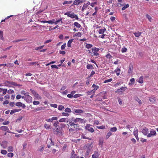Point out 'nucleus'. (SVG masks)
Wrapping results in <instances>:
<instances>
[{"label":"nucleus","mask_w":158,"mask_h":158,"mask_svg":"<svg viewBox=\"0 0 158 158\" xmlns=\"http://www.w3.org/2000/svg\"><path fill=\"white\" fill-rule=\"evenodd\" d=\"M68 119L67 118H63L60 119L59 121L60 122H66L67 123H68V121H67Z\"/></svg>","instance_id":"4be33fe9"},{"label":"nucleus","mask_w":158,"mask_h":158,"mask_svg":"<svg viewBox=\"0 0 158 158\" xmlns=\"http://www.w3.org/2000/svg\"><path fill=\"white\" fill-rule=\"evenodd\" d=\"M115 72H116L117 75L118 76L120 74V70L119 69H117L115 70Z\"/></svg>","instance_id":"7c9ffc66"},{"label":"nucleus","mask_w":158,"mask_h":158,"mask_svg":"<svg viewBox=\"0 0 158 158\" xmlns=\"http://www.w3.org/2000/svg\"><path fill=\"white\" fill-rule=\"evenodd\" d=\"M88 145L89 147L88 148H87V151H86V153L85 154V155L87 156L90 153V151L91 150V148H90L89 147H90L92 145V144H88Z\"/></svg>","instance_id":"ddd939ff"},{"label":"nucleus","mask_w":158,"mask_h":158,"mask_svg":"<svg viewBox=\"0 0 158 158\" xmlns=\"http://www.w3.org/2000/svg\"><path fill=\"white\" fill-rule=\"evenodd\" d=\"M88 131L92 133L94 132V129L91 127H90V128H89L88 129Z\"/></svg>","instance_id":"e2e57ef3"},{"label":"nucleus","mask_w":158,"mask_h":158,"mask_svg":"<svg viewBox=\"0 0 158 158\" xmlns=\"http://www.w3.org/2000/svg\"><path fill=\"white\" fill-rule=\"evenodd\" d=\"M156 135V132L155 131L152 130L150 131V133L147 135L148 137H150L152 136H155Z\"/></svg>","instance_id":"7ed1b4c3"},{"label":"nucleus","mask_w":158,"mask_h":158,"mask_svg":"<svg viewBox=\"0 0 158 158\" xmlns=\"http://www.w3.org/2000/svg\"><path fill=\"white\" fill-rule=\"evenodd\" d=\"M44 127L45 128H46L48 130L51 129L52 128L51 125H48L47 124H45L44 125Z\"/></svg>","instance_id":"b1692460"},{"label":"nucleus","mask_w":158,"mask_h":158,"mask_svg":"<svg viewBox=\"0 0 158 158\" xmlns=\"http://www.w3.org/2000/svg\"><path fill=\"white\" fill-rule=\"evenodd\" d=\"M62 116H64L68 117L69 115V114L66 112H63L61 113Z\"/></svg>","instance_id":"ea45409f"},{"label":"nucleus","mask_w":158,"mask_h":158,"mask_svg":"<svg viewBox=\"0 0 158 158\" xmlns=\"http://www.w3.org/2000/svg\"><path fill=\"white\" fill-rule=\"evenodd\" d=\"M112 135V132L110 131H109L106 135V139H108L109 138L111 135Z\"/></svg>","instance_id":"2f4dec72"},{"label":"nucleus","mask_w":158,"mask_h":158,"mask_svg":"<svg viewBox=\"0 0 158 158\" xmlns=\"http://www.w3.org/2000/svg\"><path fill=\"white\" fill-rule=\"evenodd\" d=\"M92 46V45L90 44H87L85 45V48L88 49L91 48Z\"/></svg>","instance_id":"79ce46f5"},{"label":"nucleus","mask_w":158,"mask_h":158,"mask_svg":"<svg viewBox=\"0 0 158 158\" xmlns=\"http://www.w3.org/2000/svg\"><path fill=\"white\" fill-rule=\"evenodd\" d=\"M88 7V5L87 4H85L83 5L82 8V10L83 11L86 8H87Z\"/></svg>","instance_id":"a18cd8bd"},{"label":"nucleus","mask_w":158,"mask_h":158,"mask_svg":"<svg viewBox=\"0 0 158 158\" xmlns=\"http://www.w3.org/2000/svg\"><path fill=\"white\" fill-rule=\"evenodd\" d=\"M138 82L140 83H142L143 82V76H141L139 77Z\"/></svg>","instance_id":"72a5a7b5"},{"label":"nucleus","mask_w":158,"mask_h":158,"mask_svg":"<svg viewBox=\"0 0 158 158\" xmlns=\"http://www.w3.org/2000/svg\"><path fill=\"white\" fill-rule=\"evenodd\" d=\"M66 44L65 43L64 44L62 45L61 46V49L63 50L66 47Z\"/></svg>","instance_id":"0e129e2a"},{"label":"nucleus","mask_w":158,"mask_h":158,"mask_svg":"<svg viewBox=\"0 0 158 158\" xmlns=\"http://www.w3.org/2000/svg\"><path fill=\"white\" fill-rule=\"evenodd\" d=\"M87 68L88 69H94L93 66L91 64H88L86 66Z\"/></svg>","instance_id":"cd10ccee"},{"label":"nucleus","mask_w":158,"mask_h":158,"mask_svg":"<svg viewBox=\"0 0 158 158\" xmlns=\"http://www.w3.org/2000/svg\"><path fill=\"white\" fill-rule=\"evenodd\" d=\"M135 100L136 101L138 102L139 104H141L142 102L141 100L140 99H139L138 97H135Z\"/></svg>","instance_id":"e433bc0d"},{"label":"nucleus","mask_w":158,"mask_h":158,"mask_svg":"<svg viewBox=\"0 0 158 158\" xmlns=\"http://www.w3.org/2000/svg\"><path fill=\"white\" fill-rule=\"evenodd\" d=\"M14 91L12 89H10L7 91V93L8 94H13L14 93Z\"/></svg>","instance_id":"5fc2aeb1"},{"label":"nucleus","mask_w":158,"mask_h":158,"mask_svg":"<svg viewBox=\"0 0 158 158\" xmlns=\"http://www.w3.org/2000/svg\"><path fill=\"white\" fill-rule=\"evenodd\" d=\"M14 155V154L13 153L10 152L7 154V156L8 157H12Z\"/></svg>","instance_id":"de8ad7c7"},{"label":"nucleus","mask_w":158,"mask_h":158,"mask_svg":"<svg viewBox=\"0 0 158 158\" xmlns=\"http://www.w3.org/2000/svg\"><path fill=\"white\" fill-rule=\"evenodd\" d=\"M54 21L55 19H52V20L47 21V23H48L52 24L53 23H54Z\"/></svg>","instance_id":"864d4df0"},{"label":"nucleus","mask_w":158,"mask_h":158,"mask_svg":"<svg viewBox=\"0 0 158 158\" xmlns=\"http://www.w3.org/2000/svg\"><path fill=\"white\" fill-rule=\"evenodd\" d=\"M95 93V92L93 89L92 90L88 91L87 92V93L88 95H91L92 94H94Z\"/></svg>","instance_id":"f704fd0d"},{"label":"nucleus","mask_w":158,"mask_h":158,"mask_svg":"<svg viewBox=\"0 0 158 158\" xmlns=\"http://www.w3.org/2000/svg\"><path fill=\"white\" fill-rule=\"evenodd\" d=\"M146 17L148 19V20L151 22V20L152 19L151 17L148 15L147 14L146 15Z\"/></svg>","instance_id":"49530a36"},{"label":"nucleus","mask_w":158,"mask_h":158,"mask_svg":"<svg viewBox=\"0 0 158 158\" xmlns=\"http://www.w3.org/2000/svg\"><path fill=\"white\" fill-rule=\"evenodd\" d=\"M34 96L35 98L39 99H41L42 98L41 97H40L37 93L35 94V95H34Z\"/></svg>","instance_id":"4c0bfd02"},{"label":"nucleus","mask_w":158,"mask_h":158,"mask_svg":"<svg viewBox=\"0 0 158 158\" xmlns=\"http://www.w3.org/2000/svg\"><path fill=\"white\" fill-rule=\"evenodd\" d=\"M16 106L18 107H22L23 108H24L26 107V106L24 104H23L21 102H17L15 103Z\"/></svg>","instance_id":"6e6552de"},{"label":"nucleus","mask_w":158,"mask_h":158,"mask_svg":"<svg viewBox=\"0 0 158 158\" xmlns=\"http://www.w3.org/2000/svg\"><path fill=\"white\" fill-rule=\"evenodd\" d=\"M54 133L57 135L58 136H61L62 135V131L58 128H56V130L54 131Z\"/></svg>","instance_id":"20e7f679"},{"label":"nucleus","mask_w":158,"mask_h":158,"mask_svg":"<svg viewBox=\"0 0 158 158\" xmlns=\"http://www.w3.org/2000/svg\"><path fill=\"white\" fill-rule=\"evenodd\" d=\"M80 3L78 0H75L73 5H78Z\"/></svg>","instance_id":"a19ab883"},{"label":"nucleus","mask_w":158,"mask_h":158,"mask_svg":"<svg viewBox=\"0 0 158 158\" xmlns=\"http://www.w3.org/2000/svg\"><path fill=\"white\" fill-rule=\"evenodd\" d=\"M141 131L142 133L145 135H147L148 132V129L146 127L143 128Z\"/></svg>","instance_id":"423d86ee"},{"label":"nucleus","mask_w":158,"mask_h":158,"mask_svg":"<svg viewBox=\"0 0 158 158\" xmlns=\"http://www.w3.org/2000/svg\"><path fill=\"white\" fill-rule=\"evenodd\" d=\"M97 128L101 129H104L105 128V126H97Z\"/></svg>","instance_id":"13d9d810"},{"label":"nucleus","mask_w":158,"mask_h":158,"mask_svg":"<svg viewBox=\"0 0 158 158\" xmlns=\"http://www.w3.org/2000/svg\"><path fill=\"white\" fill-rule=\"evenodd\" d=\"M30 91L34 95V96L35 95V94L37 93V92L36 91L33 90L31 89H30Z\"/></svg>","instance_id":"6e6d98bb"},{"label":"nucleus","mask_w":158,"mask_h":158,"mask_svg":"<svg viewBox=\"0 0 158 158\" xmlns=\"http://www.w3.org/2000/svg\"><path fill=\"white\" fill-rule=\"evenodd\" d=\"M124 91H125V88L123 87H122L120 89H118L116 91V92L119 93V94H121Z\"/></svg>","instance_id":"9d476101"},{"label":"nucleus","mask_w":158,"mask_h":158,"mask_svg":"<svg viewBox=\"0 0 158 158\" xmlns=\"http://www.w3.org/2000/svg\"><path fill=\"white\" fill-rule=\"evenodd\" d=\"M112 81V78H110L109 79L106 80H105L104 81V83H106L107 82H109L111 81Z\"/></svg>","instance_id":"09e8293b"},{"label":"nucleus","mask_w":158,"mask_h":158,"mask_svg":"<svg viewBox=\"0 0 158 158\" xmlns=\"http://www.w3.org/2000/svg\"><path fill=\"white\" fill-rule=\"evenodd\" d=\"M82 34L80 32H78L77 33H76V34H75V35L76 36H77L78 37H81V36Z\"/></svg>","instance_id":"3c124183"},{"label":"nucleus","mask_w":158,"mask_h":158,"mask_svg":"<svg viewBox=\"0 0 158 158\" xmlns=\"http://www.w3.org/2000/svg\"><path fill=\"white\" fill-rule=\"evenodd\" d=\"M1 153L4 155H6L7 153V151L4 150H2L1 151Z\"/></svg>","instance_id":"603ef678"},{"label":"nucleus","mask_w":158,"mask_h":158,"mask_svg":"<svg viewBox=\"0 0 158 158\" xmlns=\"http://www.w3.org/2000/svg\"><path fill=\"white\" fill-rule=\"evenodd\" d=\"M44 110V107H38L37 108H36L34 110H33V111L35 112H36L37 111L43 110Z\"/></svg>","instance_id":"f8f14e48"},{"label":"nucleus","mask_w":158,"mask_h":158,"mask_svg":"<svg viewBox=\"0 0 158 158\" xmlns=\"http://www.w3.org/2000/svg\"><path fill=\"white\" fill-rule=\"evenodd\" d=\"M129 6V5L128 4H127L125 6L123 7L122 8V10H125L126 9L128 8Z\"/></svg>","instance_id":"c03bdc74"},{"label":"nucleus","mask_w":158,"mask_h":158,"mask_svg":"<svg viewBox=\"0 0 158 158\" xmlns=\"http://www.w3.org/2000/svg\"><path fill=\"white\" fill-rule=\"evenodd\" d=\"M138 130L137 129H135L134 131L133 132V134L135 136H138Z\"/></svg>","instance_id":"473e14b6"},{"label":"nucleus","mask_w":158,"mask_h":158,"mask_svg":"<svg viewBox=\"0 0 158 158\" xmlns=\"http://www.w3.org/2000/svg\"><path fill=\"white\" fill-rule=\"evenodd\" d=\"M84 112L81 109H74L73 110L72 112L74 114H80Z\"/></svg>","instance_id":"f03ea898"},{"label":"nucleus","mask_w":158,"mask_h":158,"mask_svg":"<svg viewBox=\"0 0 158 158\" xmlns=\"http://www.w3.org/2000/svg\"><path fill=\"white\" fill-rule=\"evenodd\" d=\"M81 95L80 94H75L74 96H73V97L75 98H76L80 97Z\"/></svg>","instance_id":"69168bd1"},{"label":"nucleus","mask_w":158,"mask_h":158,"mask_svg":"<svg viewBox=\"0 0 158 158\" xmlns=\"http://www.w3.org/2000/svg\"><path fill=\"white\" fill-rule=\"evenodd\" d=\"M60 22L61 24L63 23V21L62 20V18H61L56 21L55 20V21H54V23L56 25L58 23Z\"/></svg>","instance_id":"5701e85b"},{"label":"nucleus","mask_w":158,"mask_h":158,"mask_svg":"<svg viewBox=\"0 0 158 158\" xmlns=\"http://www.w3.org/2000/svg\"><path fill=\"white\" fill-rule=\"evenodd\" d=\"M11 81H6L4 82V84L6 86L8 87H10V85H11Z\"/></svg>","instance_id":"412c9836"},{"label":"nucleus","mask_w":158,"mask_h":158,"mask_svg":"<svg viewBox=\"0 0 158 158\" xmlns=\"http://www.w3.org/2000/svg\"><path fill=\"white\" fill-rule=\"evenodd\" d=\"M7 91V89H3V90L2 92L3 94H6Z\"/></svg>","instance_id":"338daca9"},{"label":"nucleus","mask_w":158,"mask_h":158,"mask_svg":"<svg viewBox=\"0 0 158 158\" xmlns=\"http://www.w3.org/2000/svg\"><path fill=\"white\" fill-rule=\"evenodd\" d=\"M127 51V49L126 48H125V47H124L121 49V52L123 53L126 52Z\"/></svg>","instance_id":"37998d69"},{"label":"nucleus","mask_w":158,"mask_h":158,"mask_svg":"<svg viewBox=\"0 0 158 158\" xmlns=\"http://www.w3.org/2000/svg\"><path fill=\"white\" fill-rule=\"evenodd\" d=\"M105 92H103L100 93L99 95L100 96L103 97V99H105L106 98V96L105 95Z\"/></svg>","instance_id":"dca6fc26"},{"label":"nucleus","mask_w":158,"mask_h":158,"mask_svg":"<svg viewBox=\"0 0 158 158\" xmlns=\"http://www.w3.org/2000/svg\"><path fill=\"white\" fill-rule=\"evenodd\" d=\"M103 140H102V139H100L99 140V145H101V146H102L103 144Z\"/></svg>","instance_id":"bf43d9fd"},{"label":"nucleus","mask_w":158,"mask_h":158,"mask_svg":"<svg viewBox=\"0 0 158 158\" xmlns=\"http://www.w3.org/2000/svg\"><path fill=\"white\" fill-rule=\"evenodd\" d=\"M71 158H79L77 155L75 153L74 150H73L71 153Z\"/></svg>","instance_id":"9b49d317"},{"label":"nucleus","mask_w":158,"mask_h":158,"mask_svg":"<svg viewBox=\"0 0 158 158\" xmlns=\"http://www.w3.org/2000/svg\"><path fill=\"white\" fill-rule=\"evenodd\" d=\"M92 87L94 88L93 90H94L95 92L99 88V86L95 84H93L92 85Z\"/></svg>","instance_id":"393cba45"},{"label":"nucleus","mask_w":158,"mask_h":158,"mask_svg":"<svg viewBox=\"0 0 158 158\" xmlns=\"http://www.w3.org/2000/svg\"><path fill=\"white\" fill-rule=\"evenodd\" d=\"M74 25L76 27L78 28H79L81 27L80 24H79L78 23L76 22H75L74 23Z\"/></svg>","instance_id":"c756f323"},{"label":"nucleus","mask_w":158,"mask_h":158,"mask_svg":"<svg viewBox=\"0 0 158 158\" xmlns=\"http://www.w3.org/2000/svg\"><path fill=\"white\" fill-rule=\"evenodd\" d=\"M27 145V143L24 142L23 145V149H25L26 148Z\"/></svg>","instance_id":"052dcab7"},{"label":"nucleus","mask_w":158,"mask_h":158,"mask_svg":"<svg viewBox=\"0 0 158 158\" xmlns=\"http://www.w3.org/2000/svg\"><path fill=\"white\" fill-rule=\"evenodd\" d=\"M25 100L28 103L31 102L32 101V98L28 94L27 95H25Z\"/></svg>","instance_id":"f257e3e1"},{"label":"nucleus","mask_w":158,"mask_h":158,"mask_svg":"<svg viewBox=\"0 0 158 158\" xmlns=\"http://www.w3.org/2000/svg\"><path fill=\"white\" fill-rule=\"evenodd\" d=\"M106 31V29L105 28L100 29L98 30V33L100 34H103Z\"/></svg>","instance_id":"a211bd4d"},{"label":"nucleus","mask_w":158,"mask_h":158,"mask_svg":"<svg viewBox=\"0 0 158 158\" xmlns=\"http://www.w3.org/2000/svg\"><path fill=\"white\" fill-rule=\"evenodd\" d=\"M117 130V128L115 127H111L110 129V131L111 132H115Z\"/></svg>","instance_id":"bb28decb"},{"label":"nucleus","mask_w":158,"mask_h":158,"mask_svg":"<svg viewBox=\"0 0 158 158\" xmlns=\"http://www.w3.org/2000/svg\"><path fill=\"white\" fill-rule=\"evenodd\" d=\"M149 100L151 102L154 103L156 101V98L155 97L152 96L149 98Z\"/></svg>","instance_id":"f3484780"},{"label":"nucleus","mask_w":158,"mask_h":158,"mask_svg":"<svg viewBox=\"0 0 158 158\" xmlns=\"http://www.w3.org/2000/svg\"><path fill=\"white\" fill-rule=\"evenodd\" d=\"M64 107L62 105H60L59 106L58 109L59 110H62L64 109Z\"/></svg>","instance_id":"58836bf2"},{"label":"nucleus","mask_w":158,"mask_h":158,"mask_svg":"<svg viewBox=\"0 0 158 158\" xmlns=\"http://www.w3.org/2000/svg\"><path fill=\"white\" fill-rule=\"evenodd\" d=\"M133 69V66L132 64H130L129 66L128 73H131Z\"/></svg>","instance_id":"2eb2a0df"},{"label":"nucleus","mask_w":158,"mask_h":158,"mask_svg":"<svg viewBox=\"0 0 158 158\" xmlns=\"http://www.w3.org/2000/svg\"><path fill=\"white\" fill-rule=\"evenodd\" d=\"M26 40V39H19V40H14L13 42H14V43H16V42H19L20 41H24Z\"/></svg>","instance_id":"c9c22d12"},{"label":"nucleus","mask_w":158,"mask_h":158,"mask_svg":"<svg viewBox=\"0 0 158 158\" xmlns=\"http://www.w3.org/2000/svg\"><path fill=\"white\" fill-rule=\"evenodd\" d=\"M99 156L98 153L97 152H95L94 154L92 155V158H97Z\"/></svg>","instance_id":"4468645a"},{"label":"nucleus","mask_w":158,"mask_h":158,"mask_svg":"<svg viewBox=\"0 0 158 158\" xmlns=\"http://www.w3.org/2000/svg\"><path fill=\"white\" fill-rule=\"evenodd\" d=\"M92 51L94 55L95 56H98V53L97 52L99 51V49L98 48H95L92 49Z\"/></svg>","instance_id":"0eeeda50"},{"label":"nucleus","mask_w":158,"mask_h":158,"mask_svg":"<svg viewBox=\"0 0 158 158\" xmlns=\"http://www.w3.org/2000/svg\"><path fill=\"white\" fill-rule=\"evenodd\" d=\"M51 106L54 108H57V104H52L51 105Z\"/></svg>","instance_id":"774afa93"},{"label":"nucleus","mask_w":158,"mask_h":158,"mask_svg":"<svg viewBox=\"0 0 158 158\" xmlns=\"http://www.w3.org/2000/svg\"><path fill=\"white\" fill-rule=\"evenodd\" d=\"M0 128L1 130L3 131H6L9 130L8 127L5 126H2Z\"/></svg>","instance_id":"6ab92c4d"},{"label":"nucleus","mask_w":158,"mask_h":158,"mask_svg":"<svg viewBox=\"0 0 158 158\" xmlns=\"http://www.w3.org/2000/svg\"><path fill=\"white\" fill-rule=\"evenodd\" d=\"M44 46V45H43L42 46H40L38 47H36L35 48V50H37L38 49H41Z\"/></svg>","instance_id":"680f3d73"},{"label":"nucleus","mask_w":158,"mask_h":158,"mask_svg":"<svg viewBox=\"0 0 158 158\" xmlns=\"http://www.w3.org/2000/svg\"><path fill=\"white\" fill-rule=\"evenodd\" d=\"M8 151L9 152H12L13 151V147L11 146H10L8 148Z\"/></svg>","instance_id":"8fccbe9b"},{"label":"nucleus","mask_w":158,"mask_h":158,"mask_svg":"<svg viewBox=\"0 0 158 158\" xmlns=\"http://www.w3.org/2000/svg\"><path fill=\"white\" fill-rule=\"evenodd\" d=\"M73 39H71L67 43V46L68 47H70L71 46V44L73 42Z\"/></svg>","instance_id":"c85d7f7f"},{"label":"nucleus","mask_w":158,"mask_h":158,"mask_svg":"<svg viewBox=\"0 0 158 158\" xmlns=\"http://www.w3.org/2000/svg\"><path fill=\"white\" fill-rule=\"evenodd\" d=\"M106 57L107 58H109V59H111L112 57V56L110 54V53H108L107 55H106Z\"/></svg>","instance_id":"4d7b16f0"},{"label":"nucleus","mask_w":158,"mask_h":158,"mask_svg":"<svg viewBox=\"0 0 158 158\" xmlns=\"http://www.w3.org/2000/svg\"><path fill=\"white\" fill-rule=\"evenodd\" d=\"M72 120L73 122L76 123H77L78 122H80V123H82L83 122V119L80 118H76L75 119Z\"/></svg>","instance_id":"1a4fd4ad"},{"label":"nucleus","mask_w":158,"mask_h":158,"mask_svg":"<svg viewBox=\"0 0 158 158\" xmlns=\"http://www.w3.org/2000/svg\"><path fill=\"white\" fill-rule=\"evenodd\" d=\"M141 33H142L141 32L138 31L137 32H134L133 34L136 37H139L141 35Z\"/></svg>","instance_id":"aec40b11"},{"label":"nucleus","mask_w":158,"mask_h":158,"mask_svg":"<svg viewBox=\"0 0 158 158\" xmlns=\"http://www.w3.org/2000/svg\"><path fill=\"white\" fill-rule=\"evenodd\" d=\"M71 12H68L64 14L65 15H67L68 17H71V18H74L75 16V15L74 13H70Z\"/></svg>","instance_id":"39448f33"},{"label":"nucleus","mask_w":158,"mask_h":158,"mask_svg":"<svg viewBox=\"0 0 158 158\" xmlns=\"http://www.w3.org/2000/svg\"><path fill=\"white\" fill-rule=\"evenodd\" d=\"M64 111L69 114V113H71L72 112V110L70 108L67 107L65 109Z\"/></svg>","instance_id":"a878e982"}]
</instances>
